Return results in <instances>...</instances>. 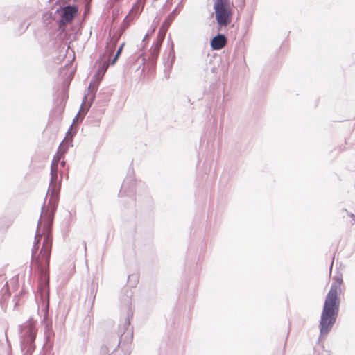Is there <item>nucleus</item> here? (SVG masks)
<instances>
[{"label":"nucleus","mask_w":355,"mask_h":355,"mask_svg":"<svg viewBox=\"0 0 355 355\" xmlns=\"http://www.w3.org/2000/svg\"><path fill=\"white\" fill-rule=\"evenodd\" d=\"M65 150L61 146L53 157L51 167V182L48 195L49 200L43 209L38 225L35 242L32 248V266L46 275L49 266V259L52 248V234L51 226L53 220L54 212L59 200L60 182H58V165L64 159Z\"/></svg>","instance_id":"nucleus-1"},{"label":"nucleus","mask_w":355,"mask_h":355,"mask_svg":"<svg viewBox=\"0 0 355 355\" xmlns=\"http://www.w3.org/2000/svg\"><path fill=\"white\" fill-rule=\"evenodd\" d=\"M342 284L343 278L340 275L333 277V282L325 297L321 314L320 333L323 335L329 333L336 320L340 303L339 295L341 293Z\"/></svg>","instance_id":"nucleus-2"},{"label":"nucleus","mask_w":355,"mask_h":355,"mask_svg":"<svg viewBox=\"0 0 355 355\" xmlns=\"http://www.w3.org/2000/svg\"><path fill=\"white\" fill-rule=\"evenodd\" d=\"M214 8L219 26H226L231 23L232 14L228 0H215Z\"/></svg>","instance_id":"nucleus-3"},{"label":"nucleus","mask_w":355,"mask_h":355,"mask_svg":"<svg viewBox=\"0 0 355 355\" xmlns=\"http://www.w3.org/2000/svg\"><path fill=\"white\" fill-rule=\"evenodd\" d=\"M78 7L76 6H67L60 10L61 19L59 23L60 28H64L67 24L71 23L78 14Z\"/></svg>","instance_id":"nucleus-4"},{"label":"nucleus","mask_w":355,"mask_h":355,"mask_svg":"<svg viewBox=\"0 0 355 355\" xmlns=\"http://www.w3.org/2000/svg\"><path fill=\"white\" fill-rule=\"evenodd\" d=\"M227 44V38L225 35L218 34L211 40V46L214 50H220Z\"/></svg>","instance_id":"nucleus-5"},{"label":"nucleus","mask_w":355,"mask_h":355,"mask_svg":"<svg viewBox=\"0 0 355 355\" xmlns=\"http://www.w3.org/2000/svg\"><path fill=\"white\" fill-rule=\"evenodd\" d=\"M109 64L107 60H105L102 62L98 67V70L97 71V76H101V78L104 76L105 73L107 68H108Z\"/></svg>","instance_id":"nucleus-6"},{"label":"nucleus","mask_w":355,"mask_h":355,"mask_svg":"<svg viewBox=\"0 0 355 355\" xmlns=\"http://www.w3.org/2000/svg\"><path fill=\"white\" fill-rule=\"evenodd\" d=\"M166 21L164 23L162 26L159 28L158 35H157V40L162 42L165 37L167 27L165 26Z\"/></svg>","instance_id":"nucleus-7"},{"label":"nucleus","mask_w":355,"mask_h":355,"mask_svg":"<svg viewBox=\"0 0 355 355\" xmlns=\"http://www.w3.org/2000/svg\"><path fill=\"white\" fill-rule=\"evenodd\" d=\"M123 46H124V43L121 44V46H119V48L118 49L115 56L114 57V58L112 60V61L110 62V64L112 65H114L116 62L119 55H121V53L123 51Z\"/></svg>","instance_id":"nucleus-8"},{"label":"nucleus","mask_w":355,"mask_h":355,"mask_svg":"<svg viewBox=\"0 0 355 355\" xmlns=\"http://www.w3.org/2000/svg\"><path fill=\"white\" fill-rule=\"evenodd\" d=\"M97 355H109V352L107 348H102L100 349Z\"/></svg>","instance_id":"nucleus-9"},{"label":"nucleus","mask_w":355,"mask_h":355,"mask_svg":"<svg viewBox=\"0 0 355 355\" xmlns=\"http://www.w3.org/2000/svg\"><path fill=\"white\" fill-rule=\"evenodd\" d=\"M116 43H117V40H114V41L111 44V45H110V49H111V50H110V54H112V53H113L114 49V48H115V46H116Z\"/></svg>","instance_id":"nucleus-10"},{"label":"nucleus","mask_w":355,"mask_h":355,"mask_svg":"<svg viewBox=\"0 0 355 355\" xmlns=\"http://www.w3.org/2000/svg\"><path fill=\"white\" fill-rule=\"evenodd\" d=\"M62 160L60 162V165L62 166V167H64L65 166V161L64 160V159H62Z\"/></svg>","instance_id":"nucleus-11"}]
</instances>
